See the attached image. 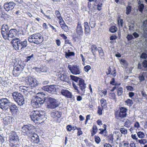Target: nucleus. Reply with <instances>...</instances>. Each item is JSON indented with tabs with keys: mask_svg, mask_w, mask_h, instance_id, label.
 Listing matches in <instances>:
<instances>
[{
	"mask_svg": "<svg viewBox=\"0 0 147 147\" xmlns=\"http://www.w3.org/2000/svg\"><path fill=\"white\" fill-rule=\"evenodd\" d=\"M133 38V36L131 35L128 34L127 37V38L128 40H131Z\"/></svg>",
	"mask_w": 147,
	"mask_h": 147,
	"instance_id": "0e129e2a",
	"label": "nucleus"
},
{
	"mask_svg": "<svg viewBox=\"0 0 147 147\" xmlns=\"http://www.w3.org/2000/svg\"><path fill=\"white\" fill-rule=\"evenodd\" d=\"M117 30V28L115 26H113L111 27L109 29L110 31L112 33H114Z\"/></svg>",
	"mask_w": 147,
	"mask_h": 147,
	"instance_id": "a19ab883",
	"label": "nucleus"
},
{
	"mask_svg": "<svg viewBox=\"0 0 147 147\" xmlns=\"http://www.w3.org/2000/svg\"><path fill=\"white\" fill-rule=\"evenodd\" d=\"M94 139L95 142L97 144L99 143L100 141V138L99 137L97 136H95Z\"/></svg>",
	"mask_w": 147,
	"mask_h": 147,
	"instance_id": "49530a36",
	"label": "nucleus"
},
{
	"mask_svg": "<svg viewBox=\"0 0 147 147\" xmlns=\"http://www.w3.org/2000/svg\"><path fill=\"white\" fill-rule=\"evenodd\" d=\"M33 129L34 127L32 125L28 124L24 125L22 127L21 130L24 135L29 136L34 133L33 131Z\"/></svg>",
	"mask_w": 147,
	"mask_h": 147,
	"instance_id": "0eeeda50",
	"label": "nucleus"
},
{
	"mask_svg": "<svg viewBox=\"0 0 147 147\" xmlns=\"http://www.w3.org/2000/svg\"><path fill=\"white\" fill-rule=\"evenodd\" d=\"M26 80L28 82L31 87H36L38 85L39 82L36 79L33 78L31 77H27L26 78Z\"/></svg>",
	"mask_w": 147,
	"mask_h": 147,
	"instance_id": "9b49d317",
	"label": "nucleus"
},
{
	"mask_svg": "<svg viewBox=\"0 0 147 147\" xmlns=\"http://www.w3.org/2000/svg\"><path fill=\"white\" fill-rule=\"evenodd\" d=\"M89 24L92 28H94L95 27L96 23L93 18H91L90 20Z\"/></svg>",
	"mask_w": 147,
	"mask_h": 147,
	"instance_id": "cd10ccee",
	"label": "nucleus"
},
{
	"mask_svg": "<svg viewBox=\"0 0 147 147\" xmlns=\"http://www.w3.org/2000/svg\"><path fill=\"white\" fill-rule=\"evenodd\" d=\"M61 112L57 111L55 113L54 115L58 118H59L61 117Z\"/></svg>",
	"mask_w": 147,
	"mask_h": 147,
	"instance_id": "de8ad7c7",
	"label": "nucleus"
},
{
	"mask_svg": "<svg viewBox=\"0 0 147 147\" xmlns=\"http://www.w3.org/2000/svg\"><path fill=\"white\" fill-rule=\"evenodd\" d=\"M68 68L71 72L75 75H79L81 72V69L80 67L78 65H68Z\"/></svg>",
	"mask_w": 147,
	"mask_h": 147,
	"instance_id": "1a4fd4ad",
	"label": "nucleus"
},
{
	"mask_svg": "<svg viewBox=\"0 0 147 147\" xmlns=\"http://www.w3.org/2000/svg\"><path fill=\"white\" fill-rule=\"evenodd\" d=\"M34 55L33 54H32L31 55L27 56L26 57V59L25 60V61L28 62L29 61H30V59L33 58Z\"/></svg>",
	"mask_w": 147,
	"mask_h": 147,
	"instance_id": "09e8293b",
	"label": "nucleus"
},
{
	"mask_svg": "<svg viewBox=\"0 0 147 147\" xmlns=\"http://www.w3.org/2000/svg\"><path fill=\"white\" fill-rule=\"evenodd\" d=\"M141 94L143 97L144 98V99L147 100V95L146 94V93L144 91H142L141 92Z\"/></svg>",
	"mask_w": 147,
	"mask_h": 147,
	"instance_id": "5fc2aeb1",
	"label": "nucleus"
},
{
	"mask_svg": "<svg viewBox=\"0 0 147 147\" xmlns=\"http://www.w3.org/2000/svg\"><path fill=\"white\" fill-rule=\"evenodd\" d=\"M123 93V89L122 87L118 88L117 90V94L118 96H121Z\"/></svg>",
	"mask_w": 147,
	"mask_h": 147,
	"instance_id": "f704fd0d",
	"label": "nucleus"
},
{
	"mask_svg": "<svg viewBox=\"0 0 147 147\" xmlns=\"http://www.w3.org/2000/svg\"><path fill=\"white\" fill-rule=\"evenodd\" d=\"M15 14L17 16L21 15L22 14V12L21 11V9H18L15 13Z\"/></svg>",
	"mask_w": 147,
	"mask_h": 147,
	"instance_id": "ea45409f",
	"label": "nucleus"
},
{
	"mask_svg": "<svg viewBox=\"0 0 147 147\" xmlns=\"http://www.w3.org/2000/svg\"><path fill=\"white\" fill-rule=\"evenodd\" d=\"M59 78L60 80L63 81L67 82H68L69 81V76L65 74H61Z\"/></svg>",
	"mask_w": 147,
	"mask_h": 147,
	"instance_id": "4be33fe9",
	"label": "nucleus"
},
{
	"mask_svg": "<svg viewBox=\"0 0 147 147\" xmlns=\"http://www.w3.org/2000/svg\"><path fill=\"white\" fill-rule=\"evenodd\" d=\"M98 50V48L96 45H92L91 47V51L94 55L96 54V52Z\"/></svg>",
	"mask_w": 147,
	"mask_h": 147,
	"instance_id": "a878e982",
	"label": "nucleus"
},
{
	"mask_svg": "<svg viewBox=\"0 0 147 147\" xmlns=\"http://www.w3.org/2000/svg\"><path fill=\"white\" fill-rule=\"evenodd\" d=\"M71 79L73 81L77 82L78 81L79 82L80 79H82L79 78L77 77L71 75L70 76Z\"/></svg>",
	"mask_w": 147,
	"mask_h": 147,
	"instance_id": "c85d7f7f",
	"label": "nucleus"
},
{
	"mask_svg": "<svg viewBox=\"0 0 147 147\" xmlns=\"http://www.w3.org/2000/svg\"><path fill=\"white\" fill-rule=\"evenodd\" d=\"M140 144H145L147 142V140L145 139L138 140L137 141Z\"/></svg>",
	"mask_w": 147,
	"mask_h": 147,
	"instance_id": "58836bf2",
	"label": "nucleus"
},
{
	"mask_svg": "<svg viewBox=\"0 0 147 147\" xmlns=\"http://www.w3.org/2000/svg\"><path fill=\"white\" fill-rule=\"evenodd\" d=\"M16 3L13 1L6 2L4 4V8L5 10L7 11H12L15 6Z\"/></svg>",
	"mask_w": 147,
	"mask_h": 147,
	"instance_id": "f8f14e48",
	"label": "nucleus"
},
{
	"mask_svg": "<svg viewBox=\"0 0 147 147\" xmlns=\"http://www.w3.org/2000/svg\"><path fill=\"white\" fill-rule=\"evenodd\" d=\"M127 109L124 107H121L120 108V111L119 112L118 116L119 117L123 118L125 117L127 115L126 112Z\"/></svg>",
	"mask_w": 147,
	"mask_h": 147,
	"instance_id": "a211bd4d",
	"label": "nucleus"
},
{
	"mask_svg": "<svg viewBox=\"0 0 147 147\" xmlns=\"http://www.w3.org/2000/svg\"><path fill=\"white\" fill-rule=\"evenodd\" d=\"M59 23L61 26L65 24L64 20H63L62 18L60 19H59Z\"/></svg>",
	"mask_w": 147,
	"mask_h": 147,
	"instance_id": "13d9d810",
	"label": "nucleus"
},
{
	"mask_svg": "<svg viewBox=\"0 0 147 147\" xmlns=\"http://www.w3.org/2000/svg\"><path fill=\"white\" fill-rule=\"evenodd\" d=\"M126 88L129 91H132L134 90L133 88L130 86H127Z\"/></svg>",
	"mask_w": 147,
	"mask_h": 147,
	"instance_id": "680f3d73",
	"label": "nucleus"
},
{
	"mask_svg": "<svg viewBox=\"0 0 147 147\" xmlns=\"http://www.w3.org/2000/svg\"><path fill=\"white\" fill-rule=\"evenodd\" d=\"M9 108L10 111L11 112H13L14 111H15L16 113L19 112L18 107L16 105L13 103H12L10 102L9 105Z\"/></svg>",
	"mask_w": 147,
	"mask_h": 147,
	"instance_id": "6ab92c4d",
	"label": "nucleus"
},
{
	"mask_svg": "<svg viewBox=\"0 0 147 147\" xmlns=\"http://www.w3.org/2000/svg\"><path fill=\"white\" fill-rule=\"evenodd\" d=\"M18 32V31L16 29H11L8 32V40H11L12 38L16 36L17 35Z\"/></svg>",
	"mask_w": 147,
	"mask_h": 147,
	"instance_id": "f3484780",
	"label": "nucleus"
},
{
	"mask_svg": "<svg viewBox=\"0 0 147 147\" xmlns=\"http://www.w3.org/2000/svg\"><path fill=\"white\" fill-rule=\"evenodd\" d=\"M137 135L138 137L140 138H142L145 137V135L144 133L141 131H139L137 133Z\"/></svg>",
	"mask_w": 147,
	"mask_h": 147,
	"instance_id": "4c0bfd02",
	"label": "nucleus"
},
{
	"mask_svg": "<svg viewBox=\"0 0 147 147\" xmlns=\"http://www.w3.org/2000/svg\"><path fill=\"white\" fill-rule=\"evenodd\" d=\"M98 51L99 56L101 59H103L104 58V54L103 50L101 47H98Z\"/></svg>",
	"mask_w": 147,
	"mask_h": 147,
	"instance_id": "b1692460",
	"label": "nucleus"
},
{
	"mask_svg": "<svg viewBox=\"0 0 147 147\" xmlns=\"http://www.w3.org/2000/svg\"><path fill=\"white\" fill-rule=\"evenodd\" d=\"M110 96H111L113 99L116 100V95L114 93H113L110 94Z\"/></svg>",
	"mask_w": 147,
	"mask_h": 147,
	"instance_id": "69168bd1",
	"label": "nucleus"
},
{
	"mask_svg": "<svg viewBox=\"0 0 147 147\" xmlns=\"http://www.w3.org/2000/svg\"><path fill=\"white\" fill-rule=\"evenodd\" d=\"M100 102L101 104V107H105L107 105V102L106 100L102 98L100 100Z\"/></svg>",
	"mask_w": 147,
	"mask_h": 147,
	"instance_id": "2f4dec72",
	"label": "nucleus"
},
{
	"mask_svg": "<svg viewBox=\"0 0 147 147\" xmlns=\"http://www.w3.org/2000/svg\"><path fill=\"white\" fill-rule=\"evenodd\" d=\"M15 101L16 102L18 105L21 106L25 103L24 98L21 94L18 92H13L12 94Z\"/></svg>",
	"mask_w": 147,
	"mask_h": 147,
	"instance_id": "39448f33",
	"label": "nucleus"
},
{
	"mask_svg": "<svg viewBox=\"0 0 147 147\" xmlns=\"http://www.w3.org/2000/svg\"><path fill=\"white\" fill-rule=\"evenodd\" d=\"M13 70H14V73L16 74V72H19L21 70L20 69V67L18 66V67H15L14 68Z\"/></svg>",
	"mask_w": 147,
	"mask_h": 147,
	"instance_id": "a18cd8bd",
	"label": "nucleus"
},
{
	"mask_svg": "<svg viewBox=\"0 0 147 147\" xmlns=\"http://www.w3.org/2000/svg\"><path fill=\"white\" fill-rule=\"evenodd\" d=\"M55 14L58 19H60L62 18L61 16L60 13L59 11L57 10L56 11H55Z\"/></svg>",
	"mask_w": 147,
	"mask_h": 147,
	"instance_id": "c03bdc74",
	"label": "nucleus"
},
{
	"mask_svg": "<svg viewBox=\"0 0 147 147\" xmlns=\"http://www.w3.org/2000/svg\"><path fill=\"white\" fill-rule=\"evenodd\" d=\"M55 86L54 85L47 86L44 87L43 89L50 93L55 94L57 93V89Z\"/></svg>",
	"mask_w": 147,
	"mask_h": 147,
	"instance_id": "ddd939ff",
	"label": "nucleus"
},
{
	"mask_svg": "<svg viewBox=\"0 0 147 147\" xmlns=\"http://www.w3.org/2000/svg\"><path fill=\"white\" fill-rule=\"evenodd\" d=\"M78 85L79 86L80 89L81 91V93L84 94L85 91V88L86 87V84L83 79H80L78 82Z\"/></svg>",
	"mask_w": 147,
	"mask_h": 147,
	"instance_id": "2eb2a0df",
	"label": "nucleus"
},
{
	"mask_svg": "<svg viewBox=\"0 0 147 147\" xmlns=\"http://www.w3.org/2000/svg\"><path fill=\"white\" fill-rule=\"evenodd\" d=\"M139 78L140 82L143 81L144 80V77L141 74L139 75Z\"/></svg>",
	"mask_w": 147,
	"mask_h": 147,
	"instance_id": "6e6d98bb",
	"label": "nucleus"
},
{
	"mask_svg": "<svg viewBox=\"0 0 147 147\" xmlns=\"http://www.w3.org/2000/svg\"><path fill=\"white\" fill-rule=\"evenodd\" d=\"M102 3H99L97 6V8L98 10L100 11L101 9V7L102 6Z\"/></svg>",
	"mask_w": 147,
	"mask_h": 147,
	"instance_id": "e2e57ef3",
	"label": "nucleus"
},
{
	"mask_svg": "<svg viewBox=\"0 0 147 147\" xmlns=\"http://www.w3.org/2000/svg\"><path fill=\"white\" fill-rule=\"evenodd\" d=\"M73 86L74 88V89L76 90H77V92L78 93H80V90H78V86H77L75 84H74V83H73Z\"/></svg>",
	"mask_w": 147,
	"mask_h": 147,
	"instance_id": "bf43d9fd",
	"label": "nucleus"
},
{
	"mask_svg": "<svg viewBox=\"0 0 147 147\" xmlns=\"http://www.w3.org/2000/svg\"><path fill=\"white\" fill-rule=\"evenodd\" d=\"M9 141L10 143H18L19 141V137L16 133L14 131H10L9 133Z\"/></svg>",
	"mask_w": 147,
	"mask_h": 147,
	"instance_id": "6e6552de",
	"label": "nucleus"
},
{
	"mask_svg": "<svg viewBox=\"0 0 147 147\" xmlns=\"http://www.w3.org/2000/svg\"><path fill=\"white\" fill-rule=\"evenodd\" d=\"M61 27L63 29L65 30H67L68 29V26L66 25L65 24L61 25Z\"/></svg>",
	"mask_w": 147,
	"mask_h": 147,
	"instance_id": "052dcab7",
	"label": "nucleus"
},
{
	"mask_svg": "<svg viewBox=\"0 0 147 147\" xmlns=\"http://www.w3.org/2000/svg\"><path fill=\"white\" fill-rule=\"evenodd\" d=\"M65 57L66 58L68 59L70 56H74L75 55V53L73 52H70V50H68V52H65Z\"/></svg>",
	"mask_w": 147,
	"mask_h": 147,
	"instance_id": "393cba45",
	"label": "nucleus"
},
{
	"mask_svg": "<svg viewBox=\"0 0 147 147\" xmlns=\"http://www.w3.org/2000/svg\"><path fill=\"white\" fill-rule=\"evenodd\" d=\"M120 131L121 133L123 134H126L127 133V130L124 128H121Z\"/></svg>",
	"mask_w": 147,
	"mask_h": 147,
	"instance_id": "79ce46f5",
	"label": "nucleus"
},
{
	"mask_svg": "<svg viewBox=\"0 0 147 147\" xmlns=\"http://www.w3.org/2000/svg\"><path fill=\"white\" fill-rule=\"evenodd\" d=\"M126 13L128 15L130 13L131 10V6L130 5H128L126 7Z\"/></svg>",
	"mask_w": 147,
	"mask_h": 147,
	"instance_id": "473e14b6",
	"label": "nucleus"
},
{
	"mask_svg": "<svg viewBox=\"0 0 147 147\" xmlns=\"http://www.w3.org/2000/svg\"><path fill=\"white\" fill-rule=\"evenodd\" d=\"M72 126L71 125H68L66 127V129L67 131H70L72 130Z\"/></svg>",
	"mask_w": 147,
	"mask_h": 147,
	"instance_id": "338daca9",
	"label": "nucleus"
},
{
	"mask_svg": "<svg viewBox=\"0 0 147 147\" xmlns=\"http://www.w3.org/2000/svg\"><path fill=\"white\" fill-rule=\"evenodd\" d=\"M34 88H32V89L31 90V92L36 94L38 93L37 91H38V90L36 89L35 87Z\"/></svg>",
	"mask_w": 147,
	"mask_h": 147,
	"instance_id": "864d4df0",
	"label": "nucleus"
},
{
	"mask_svg": "<svg viewBox=\"0 0 147 147\" xmlns=\"http://www.w3.org/2000/svg\"><path fill=\"white\" fill-rule=\"evenodd\" d=\"M45 94L42 92H39L35 96H34L31 100V104L33 107L37 108L41 106L45 102Z\"/></svg>",
	"mask_w": 147,
	"mask_h": 147,
	"instance_id": "f257e3e1",
	"label": "nucleus"
},
{
	"mask_svg": "<svg viewBox=\"0 0 147 147\" xmlns=\"http://www.w3.org/2000/svg\"><path fill=\"white\" fill-rule=\"evenodd\" d=\"M46 100L47 101V107L48 108L54 109L59 105L58 99H55L51 97H47Z\"/></svg>",
	"mask_w": 147,
	"mask_h": 147,
	"instance_id": "423d86ee",
	"label": "nucleus"
},
{
	"mask_svg": "<svg viewBox=\"0 0 147 147\" xmlns=\"http://www.w3.org/2000/svg\"><path fill=\"white\" fill-rule=\"evenodd\" d=\"M8 32L1 31L2 35L3 38L5 40H8Z\"/></svg>",
	"mask_w": 147,
	"mask_h": 147,
	"instance_id": "c756f323",
	"label": "nucleus"
},
{
	"mask_svg": "<svg viewBox=\"0 0 147 147\" xmlns=\"http://www.w3.org/2000/svg\"><path fill=\"white\" fill-rule=\"evenodd\" d=\"M30 86H25V90H26L27 91L29 92H31V90L32 89V88Z\"/></svg>",
	"mask_w": 147,
	"mask_h": 147,
	"instance_id": "603ef678",
	"label": "nucleus"
},
{
	"mask_svg": "<svg viewBox=\"0 0 147 147\" xmlns=\"http://www.w3.org/2000/svg\"><path fill=\"white\" fill-rule=\"evenodd\" d=\"M84 69L85 71L87 72L91 69V67L90 65H87L84 67Z\"/></svg>",
	"mask_w": 147,
	"mask_h": 147,
	"instance_id": "8fccbe9b",
	"label": "nucleus"
},
{
	"mask_svg": "<svg viewBox=\"0 0 147 147\" xmlns=\"http://www.w3.org/2000/svg\"><path fill=\"white\" fill-rule=\"evenodd\" d=\"M144 7V4L142 3H139V5H138V9L140 12H142L143 11Z\"/></svg>",
	"mask_w": 147,
	"mask_h": 147,
	"instance_id": "7c9ffc66",
	"label": "nucleus"
},
{
	"mask_svg": "<svg viewBox=\"0 0 147 147\" xmlns=\"http://www.w3.org/2000/svg\"><path fill=\"white\" fill-rule=\"evenodd\" d=\"M14 119L12 117L8 116L5 118L4 120L5 123L6 124H10L13 121Z\"/></svg>",
	"mask_w": 147,
	"mask_h": 147,
	"instance_id": "5701e85b",
	"label": "nucleus"
},
{
	"mask_svg": "<svg viewBox=\"0 0 147 147\" xmlns=\"http://www.w3.org/2000/svg\"><path fill=\"white\" fill-rule=\"evenodd\" d=\"M78 130L77 135L78 136H80L82 134L83 132L81 130V129L80 128H78L77 129Z\"/></svg>",
	"mask_w": 147,
	"mask_h": 147,
	"instance_id": "3c124183",
	"label": "nucleus"
},
{
	"mask_svg": "<svg viewBox=\"0 0 147 147\" xmlns=\"http://www.w3.org/2000/svg\"><path fill=\"white\" fill-rule=\"evenodd\" d=\"M142 64L144 67H147V61L145 60L143 62Z\"/></svg>",
	"mask_w": 147,
	"mask_h": 147,
	"instance_id": "774afa93",
	"label": "nucleus"
},
{
	"mask_svg": "<svg viewBox=\"0 0 147 147\" xmlns=\"http://www.w3.org/2000/svg\"><path fill=\"white\" fill-rule=\"evenodd\" d=\"M2 31L8 32L9 29L7 25H3L2 27Z\"/></svg>",
	"mask_w": 147,
	"mask_h": 147,
	"instance_id": "72a5a7b5",
	"label": "nucleus"
},
{
	"mask_svg": "<svg viewBox=\"0 0 147 147\" xmlns=\"http://www.w3.org/2000/svg\"><path fill=\"white\" fill-rule=\"evenodd\" d=\"M92 129V131L91 132V136H93L96 133L98 130V128L95 125H94Z\"/></svg>",
	"mask_w": 147,
	"mask_h": 147,
	"instance_id": "bb28decb",
	"label": "nucleus"
},
{
	"mask_svg": "<svg viewBox=\"0 0 147 147\" xmlns=\"http://www.w3.org/2000/svg\"><path fill=\"white\" fill-rule=\"evenodd\" d=\"M125 102L126 103V104L127 105L129 106H132V105L133 104V101L129 99H127L125 101Z\"/></svg>",
	"mask_w": 147,
	"mask_h": 147,
	"instance_id": "e433bc0d",
	"label": "nucleus"
},
{
	"mask_svg": "<svg viewBox=\"0 0 147 147\" xmlns=\"http://www.w3.org/2000/svg\"><path fill=\"white\" fill-rule=\"evenodd\" d=\"M76 32L78 36H82L83 34V29L81 23L80 22H78V25L76 27Z\"/></svg>",
	"mask_w": 147,
	"mask_h": 147,
	"instance_id": "dca6fc26",
	"label": "nucleus"
},
{
	"mask_svg": "<svg viewBox=\"0 0 147 147\" xmlns=\"http://www.w3.org/2000/svg\"><path fill=\"white\" fill-rule=\"evenodd\" d=\"M103 108V107L100 106H99L98 107V113L100 115H101L102 114Z\"/></svg>",
	"mask_w": 147,
	"mask_h": 147,
	"instance_id": "37998d69",
	"label": "nucleus"
},
{
	"mask_svg": "<svg viewBox=\"0 0 147 147\" xmlns=\"http://www.w3.org/2000/svg\"><path fill=\"white\" fill-rule=\"evenodd\" d=\"M45 111L41 110H34L30 113V116L32 120L34 122L37 121H41V123L46 119L44 115Z\"/></svg>",
	"mask_w": 147,
	"mask_h": 147,
	"instance_id": "f03ea898",
	"label": "nucleus"
},
{
	"mask_svg": "<svg viewBox=\"0 0 147 147\" xmlns=\"http://www.w3.org/2000/svg\"><path fill=\"white\" fill-rule=\"evenodd\" d=\"M28 40L31 43L38 44L43 41V38L41 35L40 33H37L29 36Z\"/></svg>",
	"mask_w": 147,
	"mask_h": 147,
	"instance_id": "20e7f679",
	"label": "nucleus"
},
{
	"mask_svg": "<svg viewBox=\"0 0 147 147\" xmlns=\"http://www.w3.org/2000/svg\"><path fill=\"white\" fill-rule=\"evenodd\" d=\"M13 47L16 50H22L26 48L27 46V41L26 40L23 41H21L19 38H13L11 41Z\"/></svg>",
	"mask_w": 147,
	"mask_h": 147,
	"instance_id": "7ed1b4c3",
	"label": "nucleus"
},
{
	"mask_svg": "<svg viewBox=\"0 0 147 147\" xmlns=\"http://www.w3.org/2000/svg\"><path fill=\"white\" fill-rule=\"evenodd\" d=\"M61 93L63 96L67 98H72L74 97L72 93L66 89H62Z\"/></svg>",
	"mask_w": 147,
	"mask_h": 147,
	"instance_id": "4468645a",
	"label": "nucleus"
},
{
	"mask_svg": "<svg viewBox=\"0 0 147 147\" xmlns=\"http://www.w3.org/2000/svg\"><path fill=\"white\" fill-rule=\"evenodd\" d=\"M51 14V11L50 10H48L47 11L46 13H45L44 15L46 16L47 18L51 19V18L50 15Z\"/></svg>",
	"mask_w": 147,
	"mask_h": 147,
	"instance_id": "c9c22d12",
	"label": "nucleus"
},
{
	"mask_svg": "<svg viewBox=\"0 0 147 147\" xmlns=\"http://www.w3.org/2000/svg\"><path fill=\"white\" fill-rule=\"evenodd\" d=\"M10 100L6 98H2L0 100V108L3 110L5 111L9 107Z\"/></svg>",
	"mask_w": 147,
	"mask_h": 147,
	"instance_id": "9d476101",
	"label": "nucleus"
},
{
	"mask_svg": "<svg viewBox=\"0 0 147 147\" xmlns=\"http://www.w3.org/2000/svg\"><path fill=\"white\" fill-rule=\"evenodd\" d=\"M147 57V55L146 53H142L140 57L141 58L146 59Z\"/></svg>",
	"mask_w": 147,
	"mask_h": 147,
	"instance_id": "4d7b16f0",
	"label": "nucleus"
},
{
	"mask_svg": "<svg viewBox=\"0 0 147 147\" xmlns=\"http://www.w3.org/2000/svg\"><path fill=\"white\" fill-rule=\"evenodd\" d=\"M85 33L86 35H89L90 34V29L88 25V23L87 22H85L84 23Z\"/></svg>",
	"mask_w": 147,
	"mask_h": 147,
	"instance_id": "412c9836",
	"label": "nucleus"
},
{
	"mask_svg": "<svg viewBox=\"0 0 147 147\" xmlns=\"http://www.w3.org/2000/svg\"><path fill=\"white\" fill-rule=\"evenodd\" d=\"M32 134V135L31 136V141L35 143H38L40 141L38 136L36 134Z\"/></svg>",
	"mask_w": 147,
	"mask_h": 147,
	"instance_id": "aec40b11",
	"label": "nucleus"
}]
</instances>
